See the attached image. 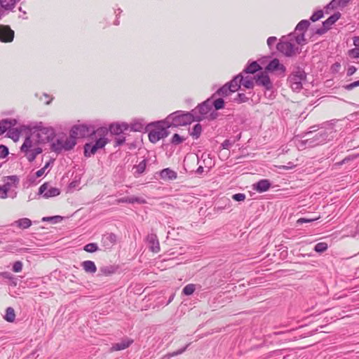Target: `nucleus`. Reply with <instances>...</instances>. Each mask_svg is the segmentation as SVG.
Segmentation results:
<instances>
[{
  "label": "nucleus",
  "mask_w": 359,
  "mask_h": 359,
  "mask_svg": "<svg viewBox=\"0 0 359 359\" xmlns=\"http://www.w3.org/2000/svg\"><path fill=\"white\" fill-rule=\"evenodd\" d=\"M320 219V216L317 217H312V218H308V217H302L297 219V223L299 224H302L303 223H309L312 222L314 221L318 220Z\"/></svg>",
  "instance_id": "50"
},
{
  "label": "nucleus",
  "mask_w": 359,
  "mask_h": 359,
  "mask_svg": "<svg viewBox=\"0 0 359 359\" xmlns=\"http://www.w3.org/2000/svg\"><path fill=\"white\" fill-rule=\"evenodd\" d=\"M266 70L269 72H279L280 74L284 75L286 71V67L280 63L277 58L271 60L266 67Z\"/></svg>",
  "instance_id": "15"
},
{
  "label": "nucleus",
  "mask_w": 359,
  "mask_h": 359,
  "mask_svg": "<svg viewBox=\"0 0 359 359\" xmlns=\"http://www.w3.org/2000/svg\"><path fill=\"white\" fill-rule=\"evenodd\" d=\"M9 150L8 147L4 144H0V158H5L8 156Z\"/></svg>",
  "instance_id": "51"
},
{
  "label": "nucleus",
  "mask_w": 359,
  "mask_h": 359,
  "mask_svg": "<svg viewBox=\"0 0 359 359\" xmlns=\"http://www.w3.org/2000/svg\"><path fill=\"white\" fill-rule=\"evenodd\" d=\"M60 189L50 186L49 182H44L39 188L38 194L41 195L44 198H49L57 196L60 194Z\"/></svg>",
  "instance_id": "11"
},
{
  "label": "nucleus",
  "mask_w": 359,
  "mask_h": 359,
  "mask_svg": "<svg viewBox=\"0 0 359 359\" xmlns=\"http://www.w3.org/2000/svg\"><path fill=\"white\" fill-rule=\"evenodd\" d=\"M245 198H246L245 194H243V193L235 194L232 196V198L235 201H238V202L244 201Z\"/></svg>",
  "instance_id": "55"
},
{
  "label": "nucleus",
  "mask_w": 359,
  "mask_h": 359,
  "mask_svg": "<svg viewBox=\"0 0 359 359\" xmlns=\"http://www.w3.org/2000/svg\"><path fill=\"white\" fill-rule=\"evenodd\" d=\"M32 222L27 217L19 219L15 221L12 225L21 229H27L31 226Z\"/></svg>",
  "instance_id": "26"
},
{
  "label": "nucleus",
  "mask_w": 359,
  "mask_h": 359,
  "mask_svg": "<svg viewBox=\"0 0 359 359\" xmlns=\"http://www.w3.org/2000/svg\"><path fill=\"white\" fill-rule=\"evenodd\" d=\"M323 17V12L322 11H318L317 12L314 13L311 17V20L313 22L319 20Z\"/></svg>",
  "instance_id": "53"
},
{
  "label": "nucleus",
  "mask_w": 359,
  "mask_h": 359,
  "mask_svg": "<svg viewBox=\"0 0 359 359\" xmlns=\"http://www.w3.org/2000/svg\"><path fill=\"white\" fill-rule=\"evenodd\" d=\"M184 139L177 133H175L171 139V143L177 145L182 143Z\"/></svg>",
  "instance_id": "52"
},
{
  "label": "nucleus",
  "mask_w": 359,
  "mask_h": 359,
  "mask_svg": "<svg viewBox=\"0 0 359 359\" xmlns=\"http://www.w3.org/2000/svg\"><path fill=\"white\" fill-rule=\"evenodd\" d=\"M159 175L163 180H173L177 177V172L169 168H164L161 170L159 172Z\"/></svg>",
  "instance_id": "23"
},
{
  "label": "nucleus",
  "mask_w": 359,
  "mask_h": 359,
  "mask_svg": "<svg viewBox=\"0 0 359 359\" xmlns=\"http://www.w3.org/2000/svg\"><path fill=\"white\" fill-rule=\"evenodd\" d=\"M34 131L36 132L37 140L36 141L40 144H44L52 141L55 136V133L52 127H43L42 122H39L34 127Z\"/></svg>",
  "instance_id": "7"
},
{
  "label": "nucleus",
  "mask_w": 359,
  "mask_h": 359,
  "mask_svg": "<svg viewBox=\"0 0 359 359\" xmlns=\"http://www.w3.org/2000/svg\"><path fill=\"white\" fill-rule=\"evenodd\" d=\"M340 13H336L328 18L324 22H336L340 18Z\"/></svg>",
  "instance_id": "56"
},
{
  "label": "nucleus",
  "mask_w": 359,
  "mask_h": 359,
  "mask_svg": "<svg viewBox=\"0 0 359 359\" xmlns=\"http://www.w3.org/2000/svg\"><path fill=\"white\" fill-rule=\"evenodd\" d=\"M255 81L250 76L243 77L242 75V81H241V86H243L247 89H252L254 87Z\"/></svg>",
  "instance_id": "36"
},
{
  "label": "nucleus",
  "mask_w": 359,
  "mask_h": 359,
  "mask_svg": "<svg viewBox=\"0 0 359 359\" xmlns=\"http://www.w3.org/2000/svg\"><path fill=\"white\" fill-rule=\"evenodd\" d=\"M236 140H225L221 144V147L223 149H229L232 146L233 144L236 142Z\"/></svg>",
  "instance_id": "49"
},
{
  "label": "nucleus",
  "mask_w": 359,
  "mask_h": 359,
  "mask_svg": "<svg viewBox=\"0 0 359 359\" xmlns=\"http://www.w3.org/2000/svg\"><path fill=\"white\" fill-rule=\"evenodd\" d=\"M353 44L356 47L355 48H359V36H355L353 39Z\"/></svg>",
  "instance_id": "63"
},
{
  "label": "nucleus",
  "mask_w": 359,
  "mask_h": 359,
  "mask_svg": "<svg viewBox=\"0 0 359 359\" xmlns=\"http://www.w3.org/2000/svg\"><path fill=\"white\" fill-rule=\"evenodd\" d=\"M144 125L145 123L142 119L135 120L129 125V129L130 131L142 132L144 129Z\"/></svg>",
  "instance_id": "28"
},
{
  "label": "nucleus",
  "mask_w": 359,
  "mask_h": 359,
  "mask_svg": "<svg viewBox=\"0 0 359 359\" xmlns=\"http://www.w3.org/2000/svg\"><path fill=\"white\" fill-rule=\"evenodd\" d=\"M199 153L200 151L198 150L196 154H190L185 157L184 162V166L187 167L186 170L189 169V172L194 171V170L191 168L190 163L196 161L197 163H198L200 159Z\"/></svg>",
  "instance_id": "22"
},
{
  "label": "nucleus",
  "mask_w": 359,
  "mask_h": 359,
  "mask_svg": "<svg viewBox=\"0 0 359 359\" xmlns=\"http://www.w3.org/2000/svg\"><path fill=\"white\" fill-rule=\"evenodd\" d=\"M225 107V102L223 98L219 97L217 99L208 98L203 101V119L213 121L219 116L218 110L224 109Z\"/></svg>",
  "instance_id": "4"
},
{
  "label": "nucleus",
  "mask_w": 359,
  "mask_h": 359,
  "mask_svg": "<svg viewBox=\"0 0 359 359\" xmlns=\"http://www.w3.org/2000/svg\"><path fill=\"white\" fill-rule=\"evenodd\" d=\"M242 81V73L235 76L230 81L226 83L227 86L235 93L241 88V81Z\"/></svg>",
  "instance_id": "24"
},
{
  "label": "nucleus",
  "mask_w": 359,
  "mask_h": 359,
  "mask_svg": "<svg viewBox=\"0 0 359 359\" xmlns=\"http://www.w3.org/2000/svg\"><path fill=\"white\" fill-rule=\"evenodd\" d=\"M18 0H0L1 7L5 10H12L15 8Z\"/></svg>",
  "instance_id": "34"
},
{
  "label": "nucleus",
  "mask_w": 359,
  "mask_h": 359,
  "mask_svg": "<svg viewBox=\"0 0 359 359\" xmlns=\"http://www.w3.org/2000/svg\"><path fill=\"white\" fill-rule=\"evenodd\" d=\"M109 131V128L106 127H99L98 128L95 129L93 126L91 135L92 137L93 135H97L99 137L107 138L106 135L108 134Z\"/></svg>",
  "instance_id": "30"
},
{
  "label": "nucleus",
  "mask_w": 359,
  "mask_h": 359,
  "mask_svg": "<svg viewBox=\"0 0 359 359\" xmlns=\"http://www.w3.org/2000/svg\"><path fill=\"white\" fill-rule=\"evenodd\" d=\"M358 86H359V80L352 82L349 84H347V85L344 86V88L347 90H351Z\"/></svg>",
  "instance_id": "58"
},
{
  "label": "nucleus",
  "mask_w": 359,
  "mask_h": 359,
  "mask_svg": "<svg viewBox=\"0 0 359 359\" xmlns=\"http://www.w3.org/2000/svg\"><path fill=\"white\" fill-rule=\"evenodd\" d=\"M271 187V182L269 180L263 179L253 184V189L259 193H263L268 191Z\"/></svg>",
  "instance_id": "19"
},
{
  "label": "nucleus",
  "mask_w": 359,
  "mask_h": 359,
  "mask_svg": "<svg viewBox=\"0 0 359 359\" xmlns=\"http://www.w3.org/2000/svg\"><path fill=\"white\" fill-rule=\"evenodd\" d=\"M170 128H178L190 125L194 121L202 120V102L191 111L178 110L169 114L165 118Z\"/></svg>",
  "instance_id": "2"
},
{
  "label": "nucleus",
  "mask_w": 359,
  "mask_h": 359,
  "mask_svg": "<svg viewBox=\"0 0 359 359\" xmlns=\"http://www.w3.org/2000/svg\"><path fill=\"white\" fill-rule=\"evenodd\" d=\"M134 342L133 339L125 338L121 342L112 344L111 351H117L124 350L128 348Z\"/></svg>",
  "instance_id": "20"
},
{
  "label": "nucleus",
  "mask_w": 359,
  "mask_h": 359,
  "mask_svg": "<svg viewBox=\"0 0 359 359\" xmlns=\"http://www.w3.org/2000/svg\"><path fill=\"white\" fill-rule=\"evenodd\" d=\"M356 70H357V69L355 66H350L347 69V72H346L347 76H352L353 74H355Z\"/></svg>",
  "instance_id": "60"
},
{
  "label": "nucleus",
  "mask_w": 359,
  "mask_h": 359,
  "mask_svg": "<svg viewBox=\"0 0 359 359\" xmlns=\"http://www.w3.org/2000/svg\"><path fill=\"white\" fill-rule=\"evenodd\" d=\"M196 290V285L194 284H188L182 290V294L189 296L194 293Z\"/></svg>",
  "instance_id": "43"
},
{
  "label": "nucleus",
  "mask_w": 359,
  "mask_h": 359,
  "mask_svg": "<svg viewBox=\"0 0 359 359\" xmlns=\"http://www.w3.org/2000/svg\"><path fill=\"white\" fill-rule=\"evenodd\" d=\"M81 266L83 269L89 273H95L97 271V266L94 262L90 260H86L81 263Z\"/></svg>",
  "instance_id": "27"
},
{
  "label": "nucleus",
  "mask_w": 359,
  "mask_h": 359,
  "mask_svg": "<svg viewBox=\"0 0 359 359\" xmlns=\"http://www.w3.org/2000/svg\"><path fill=\"white\" fill-rule=\"evenodd\" d=\"M147 242L149 245V250L153 252H158L160 251V245L157 236L154 233H150L147 236Z\"/></svg>",
  "instance_id": "18"
},
{
  "label": "nucleus",
  "mask_w": 359,
  "mask_h": 359,
  "mask_svg": "<svg viewBox=\"0 0 359 359\" xmlns=\"http://www.w3.org/2000/svg\"><path fill=\"white\" fill-rule=\"evenodd\" d=\"M79 184V181H77V180H73L72 182H71L69 184V188H76V187H78Z\"/></svg>",
  "instance_id": "62"
},
{
  "label": "nucleus",
  "mask_w": 359,
  "mask_h": 359,
  "mask_svg": "<svg viewBox=\"0 0 359 359\" xmlns=\"http://www.w3.org/2000/svg\"><path fill=\"white\" fill-rule=\"evenodd\" d=\"M294 167V165L293 164V163L292 162H289L287 163V165H283V169H285V170H288V169H290V168H292Z\"/></svg>",
  "instance_id": "64"
},
{
  "label": "nucleus",
  "mask_w": 359,
  "mask_h": 359,
  "mask_svg": "<svg viewBox=\"0 0 359 359\" xmlns=\"http://www.w3.org/2000/svg\"><path fill=\"white\" fill-rule=\"evenodd\" d=\"M107 138L98 137L94 143L87 142L83 146V155L86 158H89L94 155L98 149H102L108 143Z\"/></svg>",
  "instance_id": "9"
},
{
  "label": "nucleus",
  "mask_w": 359,
  "mask_h": 359,
  "mask_svg": "<svg viewBox=\"0 0 359 359\" xmlns=\"http://www.w3.org/2000/svg\"><path fill=\"white\" fill-rule=\"evenodd\" d=\"M93 126L86 124L74 125L70 130V136L73 138L90 137Z\"/></svg>",
  "instance_id": "10"
},
{
  "label": "nucleus",
  "mask_w": 359,
  "mask_h": 359,
  "mask_svg": "<svg viewBox=\"0 0 359 359\" xmlns=\"http://www.w3.org/2000/svg\"><path fill=\"white\" fill-rule=\"evenodd\" d=\"M14 31L8 25H0V40L2 42L8 43L13 41Z\"/></svg>",
  "instance_id": "13"
},
{
  "label": "nucleus",
  "mask_w": 359,
  "mask_h": 359,
  "mask_svg": "<svg viewBox=\"0 0 359 359\" xmlns=\"http://www.w3.org/2000/svg\"><path fill=\"white\" fill-rule=\"evenodd\" d=\"M83 250L87 252L93 253L99 250V248L97 243H90L86 244L83 247Z\"/></svg>",
  "instance_id": "42"
},
{
  "label": "nucleus",
  "mask_w": 359,
  "mask_h": 359,
  "mask_svg": "<svg viewBox=\"0 0 359 359\" xmlns=\"http://www.w3.org/2000/svg\"><path fill=\"white\" fill-rule=\"evenodd\" d=\"M2 126H6V131L12 128L18 123V121L15 118H5L1 121Z\"/></svg>",
  "instance_id": "38"
},
{
  "label": "nucleus",
  "mask_w": 359,
  "mask_h": 359,
  "mask_svg": "<svg viewBox=\"0 0 359 359\" xmlns=\"http://www.w3.org/2000/svg\"><path fill=\"white\" fill-rule=\"evenodd\" d=\"M8 191L4 188L1 185L0 186V198L5 199L8 197Z\"/></svg>",
  "instance_id": "59"
},
{
  "label": "nucleus",
  "mask_w": 359,
  "mask_h": 359,
  "mask_svg": "<svg viewBox=\"0 0 359 359\" xmlns=\"http://www.w3.org/2000/svg\"><path fill=\"white\" fill-rule=\"evenodd\" d=\"M277 43V38L276 36H270L267 39V45L270 50H273L274 45Z\"/></svg>",
  "instance_id": "54"
},
{
  "label": "nucleus",
  "mask_w": 359,
  "mask_h": 359,
  "mask_svg": "<svg viewBox=\"0 0 359 359\" xmlns=\"http://www.w3.org/2000/svg\"><path fill=\"white\" fill-rule=\"evenodd\" d=\"M189 346V344H187L184 347L180 348L177 351H173L171 353H168L165 355V358H170L172 357L180 355V354L183 353L187 350V348H188Z\"/></svg>",
  "instance_id": "45"
},
{
  "label": "nucleus",
  "mask_w": 359,
  "mask_h": 359,
  "mask_svg": "<svg viewBox=\"0 0 359 359\" xmlns=\"http://www.w3.org/2000/svg\"><path fill=\"white\" fill-rule=\"evenodd\" d=\"M32 147L33 142L31 137L29 136L26 137L20 147V151L24 153L25 156H26L29 162L34 161L36 156L43 151L41 147L32 149Z\"/></svg>",
  "instance_id": "8"
},
{
  "label": "nucleus",
  "mask_w": 359,
  "mask_h": 359,
  "mask_svg": "<svg viewBox=\"0 0 359 359\" xmlns=\"http://www.w3.org/2000/svg\"><path fill=\"white\" fill-rule=\"evenodd\" d=\"M334 133L332 128L321 129L316 133L309 131L306 133V136L309 137L304 140L303 143L306 147H314L330 141L333 138V133Z\"/></svg>",
  "instance_id": "3"
},
{
  "label": "nucleus",
  "mask_w": 359,
  "mask_h": 359,
  "mask_svg": "<svg viewBox=\"0 0 359 359\" xmlns=\"http://www.w3.org/2000/svg\"><path fill=\"white\" fill-rule=\"evenodd\" d=\"M76 138H73L69 135V138L67 139L62 145L63 149L65 151H70L72 150L75 145L76 144Z\"/></svg>",
  "instance_id": "35"
},
{
  "label": "nucleus",
  "mask_w": 359,
  "mask_h": 359,
  "mask_svg": "<svg viewBox=\"0 0 359 359\" xmlns=\"http://www.w3.org/2000/svg\"><path fill=\"white\" fill-rule=\"evenodd\" d=\"M249 100V97L243 93H238L233 99V101L238 104L246 102Z\"/></svg>",
  "instance_id": "39"
},
{
  "label": "nucleus",
  "mask_w": 359,
  "mask_h": 359,
  "mask_svg": "<svg viewBox=\"0 0 359 359\" xmlns=\"http://www.w3.org/2000/svg\"><path fill=\"white\" fill-rule=\"evenodd\" d=\"M15 318V311L12 307H8L6 310L4 319L8 323L14 322Z\"/></svg>",
  "instance_id": "37"
},
{
  "label": "nucleus",
  "mask_w": 359,
  "mask_h": 359,
  "mask_svg": "<svg viewBox=\"0 0 359 359\" xmlns=\"http://www.w3.org/2000/svg\"><path fill=\"white\" fill-rule=\"evenodd\" d=\"M8 131V137L13 140H17L20 135V131L17 128H11Z\"/></svg>",
  "instance_id": "48"
},
{
  "label": "nucleus",
  "mask_w": 359,
  "mask_h": 359,
  "mask_svg": "<svg viewBox=\"0 0 359 359\" xmlns=\"http://www.w3.org/2000/svg\"><path fill=\"white\" fill-rule=\"evenodd\" d=\"M129 129V124L125 122L111 123L109 130L112 135H120Z\"/></svg>",
  "instance_id": "16"
},
{
  "label": "nucleus",
  "mask_w": 359,
  "mask_h": 359,
  "mask_svg": "<svg viewBox=\"0 0 359 359\" xmlns=\"http://www.w3.org/2000/svg\"><path fill=\"white\" fill-rule=\"evenodd\" d=\"M12 269L16 273L21 271L22 269V263L20 261L15 262L13 265Z\"/></svg>",
  "instance_id": "57"
},
{
  "label": "nucleus",
  "mask_w": 359,
  "mask_h": 359,
  "mask_svg": "<svg viewBox=\"0 0 359 359\" xmlns=\"http://www.w3.org/2000/svg\"><path fill=\"white\" fill-rule=\"evenodd\" d=\"M117 241V236L114 233H106L101 238L102 245L107 250L111 249Z\"/></svg>",
  "instance_id": "14"
},
{
  "label": "nucleus",
  "mask_w": 359,
  "mask_h": 359,
  "mask_svg": "<svg viewBox=\"0 0 359 359\" xmlns=\"http://www.w3.org/2000/svg\"><path fill=\"white\" fill-rule=\"evenodd\" d=\"M4 181V184L1 186L9 191L12 187H18L20 180L17 175H11L6 177Z\"/></svg>",
  "instance_id": "21"
},
{
  "label": "nucleus",
  "mask_w": 359,
  "mask_h": 359,
  "mask_svg": "<svg viewBox=\"0 0 359 359\" xmlns=\"http://www.w3.org/2000/svg\"><path fill=\"white\" fill-rule=\"evenodd\" d=\"M144 201L139 197H123L116 200L117 203H130L133 204L135 203H142Z\"/></svg>",
  "instance_id": "31"
},
{
  "label": "nucleus",
  "mask_w": 359,
  "mask_h": 359,
  "mask_svg": "<svg viewBox=\"0 0 359 359\" xmlns=\"http://www.w3.org/2000/svg\"><path fill=\"white\" fill-rule=\"evenodd\" d=\"M254 79L256 85L263 86L267 90L273 88V83L266 72H261L257 74Z\"/></svg>",
  "instance_id": "12"
},
{
  "label": "nucleus",
  "mask_w": 359,
  "mask_h": 359,
  "mask_svg": "<svg viewBox=\"0 0 359 359\" xmlns=\"http://www.w3.org/2000/svg\"><path fill=\"white\" fill-rule=\"evenodd\" d=\"M261 69L260 65L256 61H252L248 63L245 69L243 70V73L245 74H255Z\"/></svg>",
  "instance_id": "29"
},
{
  "label": "nucleus",
  "mask_w": 359,
  "mask_h": 359,
  "mask_svg": "<svg viewBox=\"0 0 359 359\" xmlns=\"http://www.w3.org/2000/svg\"><path fill=\"white\" fill-rule=\"evenodd\" d=\"M45 171H46V170H44V168H41L40 170H37V171L35 172V176H36V177H41V176L44 174Z\"/></svg>",
  "instance_id": "61"
},
{
  "label": "nucleus",
  "mask_w": 359,
  "mask_h": 359,
  "mask_svg": "<svg viewBox=\"0 0 359 359\" xmlns=\"http://www.w3.org/2000/svg\"><path fill=\"white\" fill-rule=\"evenodd\" d=\"M64 141L61 139H57L55 142L50 145V149L57 154H60L63 150Z\"/></svg>",
  "instance_id": "33"
},
{
  "label": "nucleus",
  "mask_w": 359,
  "mask_h": 359,
  "mask_svg": "<svg viewBox=\"0 0 359 359\" xmlns=\"http://www.w3.org/2000/svg\"><path fill=\"white\" fill-rule=\"evenodd\" d=\"M327 248H328V245L326 243L320 242V243H318L314 246V250L316 252L322 253V252H324L325 251H326L327 250Z\"/></svg>",
  "instance_id": "44"
},
{
  "label": "nucleus",
  "mask_w": 359,
  "mask_h": 359,
  "mask_svg": "<svg viewBox=\"0 0 359 359\" xmlns=\"http://www.w3.org/2000/svg\"><path fill=\"white\" fill-rule=\"evenodd\" d=\"M147 159H143L137 165H135L133 170H135L133 175L135 177H139L146 170Z\"/></svg>",
  "instance_id": "25"
},
{
  "label": "nucleus",
  "mask_w": 359,
  "mask_h": 359,
  "mask_svg": "<svg viewBox=\"0 0 359 359\" xmlns=\"http://www.w3.org/2000/svg\"><path fill=\"white\" fill-rule=\"evenodd\" d=\"M201 132L202 126L200 123H197L194 126L190 134L194 138L197 139L200 137Z\"/></svg>",
  "instance_id": "41"
},
{
  "label": "nucleus",
  "mask_w": 359,
  "mask_h": 359,
  "mask_svg": "<svg viewBox=\"0 0 359 359\" xmlns=\"http://www.w3.org/2000/svg\"><path fill=\"white\" fill-rule=\"evenodd\" d=\"M125 133L120 135H116L114 140V147H119L122 145L126 141Z\"/></svg>",
  "instance_id": "47"
},
{
  "label": "nucleus",
  "mask_w": 359,
  "mask_h": 359,
  "mask_svg": "<svg viewBox=\"0 0 359 359\" xmlns=\"http://www.w3.org/2000/svg\"><path fill=\"white\" fill-rule=\"evenodd\" d=\"M149 126H154L156 128L155 130H151L148 134L149 140L152 143L157 142L161 139L168 137L170 134L168 128L170 127L166 123L165 119L151 123Z\"/></svg>",
  "instance_id": "6"
},
{
  "label": "nucleus",
  "mask_w": 359,
  "mask_h": 359,
  "mask_svg": "<svg viewBox=\"0 0 359 359\" xmlns=\"http://www.w3.org/2000/svg\"><path fill=\"white\" fill-rule=\"evenodd\" d=\"M118 266L114 265L104 266L100 268V273L104 276H111L115 273L118 270Z\"/></svg>",
  "instance_id": "32"
},
{
  "label": "nucleus",
  "mask_w": 359,
  "mask_h": 359,
  "mask_svg": "<svg viewBox=\"0 0 359 359\" xmlns=\"http://www.w3.org/2000/svg\"><path fill=\"white\" fill-rule=\"evenodd\" d=\"M233 90L231 88H230V87L229 86L226 85V83H225L224 85H223L222 87H220L219 88H218L212 95L210 97H209L210 99H212V100H215V99H217L218 97H217V96H219V97H228L230 95H231L233 93Z\"/></svg>",
  "instance_id": "17"
},
{
  "label": "nucleus",
  "mask_w": 359,
  "mask_h": 359,
  "mask_svg": "<svg viewBox=\"0 0 359 359\" xmlns=\"http://www.w3.org/2000/svg\"><path fill=\"white\" fill-rule=\"evenodd\" d=\"M311 24H297L293 32L281 36L276 49L286 57H293L300 52L299 45L306 42L304 34Z\"/></svg>",
  "instance_id": "1"
},
{
  "label": "nucleus",
  "mask_w": 359,
  "mask_h": 359,
  "mask_svg": "<svg viewBox=\"0 0 359 359\" xmlns=\"http://www.w3.org/2000/svg\"><path fill=\"white\" fill-rule=\"evenodd\" d=\"M63 217L60 215L51 216V217H43L42 218L43 222H50L53 224H57L62 222Z\"/></svg>",
  "instance_id": "40"
},
{
  "label": "nucleus",
  "mask_w": 359,
  "mask_h": 359,
  "mask_svg": "<svg viewBox=\"0 0 359 359\" xmlns=\"http://www.w3.org/2000/svg\"><path fill=\"white\" fill-rule=\"evenodd\" d=\"M332 25L333 24H323V27L317 29L315 33L318 35H323L332 28Z\"/></svg>",
  "instance_id": "46"
},
{
  "label": "nucleus",
  "mask_w": 359,
  "mask_h": 359,
  "mask_svg": "<svg viewBox=\"0 0 359 359\" xmlns=\"http://www.w3.org/2000/svg\"><path fill=\"white\" fill-rule=\"evenodd\" d=\"M306 79V74L304 68L294 66L287 78V82L294 91H299L303 88V82Z\"/></svg>",
  "instance_id": "5"
}]
</instances>
